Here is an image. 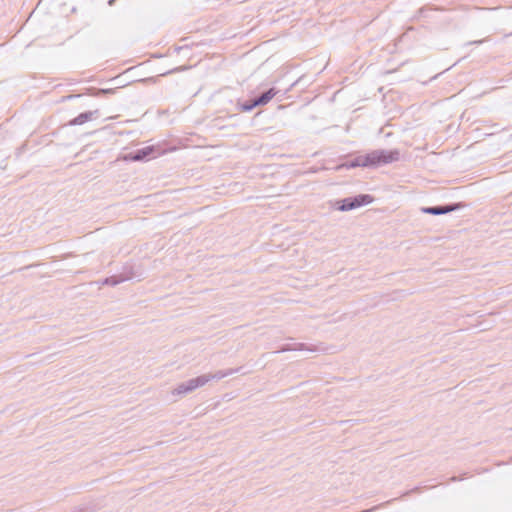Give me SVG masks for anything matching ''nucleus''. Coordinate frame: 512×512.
<instances>
[{"instance_id": "nucleus-1", "label": "nucleus", "mask_w": 512, "mask_h": 512, "mask_svg": "<svg viewBox=\"0 0 512 512\" xmlns=\"http://www.w3.org/2000/svg\"><path fill=\"white\" fill-rule=\"evenodd\" d=\"M366 154L369 168H377L382 165L391 164L400 159V151L398 149H377Z\"/></svg>"}, {"instance_id": "nucleus-2", "label": "nucleus", "mask_w": 512, "mask_h": 512, "mask_svg": "<svg viewBox=\"0 0 512 512\" xmlns=\"http://www.w3.org/2000/svg\"><path fill=\"white\" fill-rule=\"evenodd\" d=\"M373 202V197L369 194H359L354 197H347L339 201L338 210L350 211Z\"/></svg>"}, {"instance_id": "nucleus-3", "label": "nucleus", "mask_w": 512, "mask_h": 512, "mask_svg": "<svg viewBox=\"0 0 512 512\" xmlns=\"http://www.w3.org/2000/svg\"><path fill=\"white\" fill-rule=\"evenodd\" d=\"M207 384V379L201 376L189 379L185 382L180 383L173 391V395H183L194 391L199 387H203Z\"/></svg>"}, {"instance_id": "nucleus-4", "label": "nucleus", "mask_w": 512, "mask_h": 512, "mask_svg": "<svg viewBox=\"0 0 512 512\" xmlns=\"http://www.w3.org/2000/svg\"><path fill=\"white\" fill-rule=\"evenodd\" d=\"M463 205L461 203L457 204H448V205H440L433 207H424L422 208V212L431 215H443L452 211H455L461 208Z\"/></svg>"}, {"instance_id": "nucleus-5", "label": "nucleus", "mask_w": 512, "mask_h": 512, "mask_svg": "<svg viewBox=\"0 0 512 512\" xmlns=\"http://www.w3.org/2000/svg\"><path fill=\"white\" fill-rule=\"evenodd\" d=\"M153 152H154V147L153 146H147V147H144V148H141V149H138V150H136L134 152L129 153L126 156V159L131 160V161H135V162L136 161H143L147 157L152 155Z\"/></svg>"}, {"instance_id": "nucleus-6", "label": "nucleus", "mask_w": 512, "mask_h": 512, "mask_svg": "<svg viewBox=\"0 0 512 512\" xmlns=\"http://www.w3.org/2000/svg\"><path fill=\"white\" fill-rule=\"evenodd\" d=\"M341 167H345L347 169L355 168V167H365L369 168L367 154L358 155L353 160L346 162L343 165L338 166V169Z\"/></svg>"}, {"instance_id": "nucleus-7", "label": "nucleus", "mask_w": 512, "mask_h": 512, "mask_svg": "<svg viewBox=\"0 0 512 512\" xmlns=\"http://www.w3.org/2000/svg\"><path fill=\"white\" fill-rule=\"evenodd\" d=\"M239 370H240V368H235V369L231 368V369H226V370H220L215 373L204 374V375H202V377L206 378L207 383H208L211 380H217V381L221 380L227 376L237 373Z\"/></svg>"}, {"instance_id": "nucleus-8", "label": "nucleus", "mask_w": 512, "mask_h": 512, "mask_svg": "<svg viewBox=\"0 0 512 512\" xmlns=\"http://www.w3.org/2000/svg\"><path fill=\"white\" fill-rule=\"evenodd\" d=\"M97 113V111H87L80 113L77 117H75L69 122V125H82L92 120L97 115Z\"/></svg>"}, {"instance_id": "nucleus-9", "label": "nucleus", "mask_w": 512, "mask_h": 512, "mask_svg": "<svg viewBox=\"0 0 512 512\" xmlns=\"http://www.w3.org/2000/svg\"><path fill=\"white\" fill-rule=\"evenodd\" d=\"M302 350L314 351V349L307 347L303 343H288V344L281 346L279 349H277L275 351V353H281V352H287V351H302Z\"/></svg>"}, {"instance_id": "nucleus-10", "label": "nucleus", "mask_w": 512, "mask_h": 512, "mask_svg": "<svg viewBox=\"0 0 512 512\" xmlns=\"http://www.w3.org/2000/svg\"><path fill=\"white\" fill-rule=\"evenodd\" d=\"M279 91L275 88H270L269 90L262 93L260 96L256 97V103L259 106L266 105Z\"/></svg>"}, {"instance_id": "nucleus-11", "label": "nucleus", "mask_w": 512, "mask_h": 512, "mask_svg": "<svg viewBox=\"0 0 512 512\" xmlns=\"http://www.w3.org/2000/svg\"><path fill=\"white\" fill-rule=\"evenodd\" d=\"M130 279V276H124V275H113L110 277H107L103 280L102 284L104 285H110V286H116L124 281H127Z\"/></svg>"}, {"instance_id": "nucleus-12", "label": "nucleus", "mask_w": 512, "mask_h": 512, "mask_svg": "<svg viewBox=\"0 0 512 512\" xmlns=\"http://www.w3.org/2000/svg\"><path fill=\"white\" fill-rule=\"evenodd\" d=\"M257 106H259V105L256 103V100L254 98L250 101H247V102L241 104L240 109L244 112H250Z\"/></svg>"}, {"instance_id": "nucleus-13", "label": "nucleus", "mask_w": 512, "mask_h": 512, "mask_svg": "<svg viewBox=\"0 0 512 512\" xmlns=\"http://www.w3.org/2000/svg\"><path fill=\"white\" fill-rule=\"evenodd\" d=\"M92 509L88 506H79L71 510L70 512H90Z\"/></svg>"}, {"instance_id": "nucleus-14", "label": "nucleus", "mask_w": 512, "mask_h": 512, "mask_svg": "<svg viewBox=\"0 0 512 512\" xmlns=\"http://www.w3.org/2000/svg\"><path fill=\"white\" fill-rule=\"evenodd\" d=\"M114 1H115V0H110V1L108 2V3H109V5L114 4Z\"/></svg>"}, {"instance_id": "nucleus-15", "label": "nucleus", "mask_w": 512, "mask_h": 512, "mask_svg": "<svg viewBox=\"0 0 512 512\" xmlns=\"http://www.w3.org/2000/svg\"><path fill=\"white\" fill-rule=\"evenodd\" d=\"M182 70V68H175L173 71H179Z\"/></svg>"}]
</instances>
